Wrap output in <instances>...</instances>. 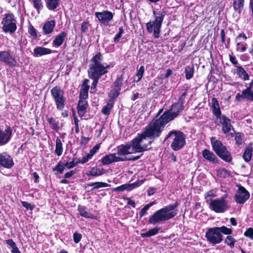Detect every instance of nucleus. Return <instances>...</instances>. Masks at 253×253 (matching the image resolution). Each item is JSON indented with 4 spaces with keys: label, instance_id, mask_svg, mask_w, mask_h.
I'll return each instance as SVG.
<instances>
[{
    "label": "nucleus",
    "instance_id": "f257e3e1",
    "mask_svg": "<svg viewBox=\"0 0 253 253\" xmlns=\"http://www.w3.org/2000/svg\"><path fill=\"white\" fill-rule=\"evenodd\" d=\"M162 132L154 123L151 121L145 127L144 131L140 134H138L136 137L128 143V145L130 146V148H131V151L133 153H141L147 151L151 149V148H148V146L152 144L153 140L149 141L148 144H141L142 140L147 137L158 138L161 135Z\"/></svg>",
    "mask_w": 253,
    "mask_h": 253
},
{
    "label": "nucleus",
    "instance_id": "f03ea898",
    "mask_svg": "<svg viewBox=\"0 0 253 253\" xmlns=\"http://www.w3.org/2000/svg\"><path fill=\"white\" fill-rule=\"evenodd\" d=\"M184 107V105L174 102L171 105L170 108L165 111L158 119H153L152 121L162 132L165 126L176 118Z\"/></svg>",
    "mask_w": 253,
    "mask_h": 253
},
{
    "label": "nucleus",
    "instance_id": "7ed1b4c3",
    "mask_svg": "<svg viewBox=\"0 0 253 253\" xmlns=\"http://www.w3.org/2000/svg\"><path fill=\"white\" fill-rule=\"evenodd\" d=\"M180 205L179 201H176L174 204L168 205L158 211L151 216L149 219L148 224L156 223L167 221L176 215V212L172 211Z\"/></svg>",
    "mask_w": 253,
    "mask_h": 253
},
{
    "label": "nucleus",
    "instance_id": "20e7f679",
    "mask_svg": "<svg viewBox=\"0 0 253 253\" xmlns=\"http://www.w3.org/2000/svg\"><path fill=\"white\" fill-rule=\"evenodd\" d=\"M154 20L150 21L146 24V30L149 33H153V36L155 39L160 37L161 29L163 21L166 15V11L163 9L159 12L157 13L155 10L153 11Z\"/></svg>",
    "mask_w": 253,
    "mask_h": 253
},
{
    "label": "nucleus",
    "instance_id": "39448f33",
    "mask_svg": "<svg viewBox=\"0 0 253 253\" xmlns=\"http://www.w3.org/2000/svg\"><path fill=\"white\" fill-rule=\"evenodd\" d=\"M169 138L172 139L170 147L174 151L181 150L186 145V136L181 131L173 129L169 131L165 137L164 141Z\"/></svg>",
    "mask_w": 253,
    "mask_h": 253
},
{
    "label": "nucleus",
    "instance_id": "423d86ee",
    "mask_svg": "<svg viewBox=\"0 0 253 253\" xmlns=\"http://www.w3.org/2000/svg\"><path fill=\"white\" fill-rule=\"evenodd\" d=\"M211 142L212 150L221 160L227 163L232 162L233 158L230 152L221 141L216 140L215 137H212Z\"/></svg>",
    "mask_w": 253,
    "mask_h": 253
},
{
    "label": "nucleus",
    "instance_id": "0eeeda50",
    "mask_svg": "<svg viewBox=\"0 0 253 253\" xmlns=\"http://www.w3.org/2000/svg\"><path fill=\"white\" fill-rule=\"evenodd\" d=\"M17 21L13 13H7L3 15L1 24L2 31L5 34H14L17 29Z\"/></svg>",
    "mask_w": 253,
    "mask_h": 253
},
{
    "label": "nucleus",
    "instance_id": "6e6552de",
    "mask_svg": "<svg viewBox=\"0 0 253 253\" xmlns=\"http://www.w3.org/2000/svg\"><path fill=\"white\" fill-rule=\"evenodd\" d=\"M102 60L103 55L100 52H98L91 58L89 66L103 76L108 72V69L110 68V64H104L102 63Z\"/></svg>",
    "mask_w": 253,
    "mask_h": 253
},
{
    "label": "nucleus",
    "instance_id": "1a4fd4ad",
    "mask_svg": "<svg viewBox=\"0 0 253 253\" xmlns=\"http://www.w3.org/2000/svg\"><path fill=\"white\" fill-rule=\"evenodd\" d=\"M50 93L54 101L57 110L63 111L66 104V99L64 96L63 90L60 86L56 85L51 89Z\"/></svg>",
    "mask_w": 253,
    "mask_h": 253
},
{
    "label": "nucleus",
    "instance_id": "9d476101",
    "mask_svg": "<svg viewBox=\"0 0 253 253\" xmlns=\"http://www.w3.org/2000/svg\"><path fill=\"white\" fill-rule=\"evenodd\" d=\"M205 237L207 241L213 245L218 244L223 241V236L219 233L216 227L208 228Z\"/></svg>",
    "mask_w": 253,
    "mask_h": 253
},
{
    "label": "nucleus",
    "instance_id": "9b49d317",
    "mask_svg": "<svg viewBox=\"0 0 253 253\" xmlns=\"http://www.w3.org/2000/svg\"><path fill=\"white\" fill-rule=\"evenodd\" d=\"M209 208L216 213H223L228 209V202L224 198L214 199L209 203Z\"/></svg>",
    "mask_w": 253,
    "mask_h": 253
},
{
    "label": "nucleus",
    "instance_id": "f8f14e48",
    "mask_svg": "<svg viewBox=\"0 0 253 253\" xmlns=\"http://www.w3.org/2000/svg\"><path fill=\"white\" fill-rule=\"evenodd\" d=\"M12 132V128L9 125L0 126V146L7 144L10 141Z\"/></svg>",
    "mask_w": 253,
    "mask_h": 253
},
{
    "label": "nucleus",
    "instance_id": "ddd939ff",
    "mask_svg": "<svg viewBox=\"0 0 253 253\" xmlns=\"http://www.w3.org/2000/svg\"><path fill=\"white\" fill-rule=\"evenodd\" d=\"M0 62L11 68L15 67L17 64L15 57L11 54L10 50L0 51Z\"/></svg>",
    "mask_w": 253,
    "mask_h": 253
},
{
    "label": "nucleus",
    "instance_id": "4468645a",
    "mask_svg": "<svg viewBox=\"0 0 253 253\" xmlns=\"http://www.w3.org/2000/svg\"><path fill=\"white\" fill-rule=\"evenodd\" d=\"M250 194L243 186L238 185V189L235 195L236 202L239 204H244L250 198Z\"/></svg>",
    "mask_w": 253,
    "mask_h": 253
},
{
    "label": "nucleus",
    "instance_id": "2eb2a0df",
    "mask_svg": "<svg viewBox=\"0 0 253 253\" xmlns=\"http://www.w3.org/2000/svg\"><path fill=\"white\" fill-rule=\"evenodd\" d=\"M95 15L101 24L107 26L109 22L113 20L114 13L111 11L106 10L102 12H95Z\"/></svg>",
    "mask_w": 253,
    "mask_h": 253
},
{
    "label": "nucleus",
    "instance_id": "dca6fc26",
    "mask_svg": "<svg viewBox=\"0 0 253 253\" xmlns=\"http://www.w3.org/2000/svg\"><path fill=\"white\" fill-rule=\"evenodd\" d=\"M248 38L246 34L242 32L239 34L235 40L236 49L237 51L244 52L247 50V44L245 42Z\"/></svg>",
    "mask_w": 253,
    "mask_h": 253
},
{
    "label": "nucleus",
    "instance_id": "f3484780",
    "mask_svg": "<svg viewBox=\"0 0 253 253\" xmlns=\"http://www.w3.org/2000/svg\"><path fill=\"white\" fill-rule=\"evenodd\" d=\"M14 165L13 158L7 153H0V168H4L7 169L12 168Z\"/></svg>",
    "mask_w": 253,
    "mask_h": 253
},
{
    "label": "nucleus",
    "instance_id": "a211bd4d",
    "mask_svg": "<svg viewBox=\"0 0 253 253\" xmlns=\"http://www.w3.org/2000/svg\"><path fill=\"white\" fill-rule=\"evenodd\" d=\"M127 158L126 156L119 157L116 156V153H112L105 155L101 159V163L103 165L110 164L114 162L126 161Z\"/></svg>",
    "mask_w": 253,
    "mask_h": 253
},
{
    "label": "nucleus",
    "instance_id": "6ab92c4d",
    "mask_svg": "<svg viewBox=\"0 0 253 253\" xmlns=\"http://www.w3.org/2000/svg\"><path fill=\"white\" fill-rule=\"evenodd\" d=\"M88 76L89 79L92 80V82L91 86V92H92V90H93V92H95L97 90V85L98 83L99 79L102 77V76L100 75L97 72L94 71L93 69L90 68L89 66V68L88 69Z\"/></svg>",
    "mask_w": 253,
    "mask_h": 253
},
{
    "label": "nucleus",
    "instance_id": "aec40b11",
    "mask_svg": "<svg viewBox=\"0 0 253 253\" xmlns=\"http://www.w3.org/2000/svg\"><path fill=\"white\" fill-rule=\"evenodd\" d=\"M220 123L222 125V131L225 134L229 133L230 131L232 129L234 131V128L231 124V120L225 115L221 116Z\"/></svg>",
    "mask_w": 253,
    "mask_h": 253
},
{
    "label": "nucleus",
    "instance_id": "412c9836",
    "mask_svg": "<svg viewBox=\"0 0 253 253\" xmlns=\"http://www.w3.org/2000/svg\"><path fill=\"white\" fill-rule=\"evenodd\" d=\"M143 180H137L133 183L124 184L117 187H115L112 190V191L123 192L125 190L130 191L141 185L143 183Z\"/></svg>",
    "mask_w": 253,
    "mask_h": 253
},
{
    "label": "nucleus",
    "instance_id": "4be33fe9",
    "mask_svg": "<svg viewBox=\"0 0 253 253\" xmlns=\"http://www.w3.org/2000/svg\"><path fill=\"white\" fill-rule=\"evenodd\" d=\"M202 154L204 159L213 164L219 163V160L216 155L210 150L205 149L202 151Z\"/></svg>",
    "mask_w": 253,
    "mask_h": 253
},
{
    "label": "nucleus",
    "instance_id": "5701e85b",
    "mask_svg": "<svg viewBox=\"0 0 253 253\" xmlns=\"http://www.w3.org/2000/svg\"><path fill=\"white\" fill-rule=\"evenodd\" d=\"M88 106V104L86 100H79L77 109L78 114L81 118L83 117L85 115Z\"/></svg>",
    "mask_w": 253,
    "mask_h": 253
},
{
    "label": "nucleus",
    "instance_id": "b1692460",
    "mask_svg": "<svg viewBox=\"0 0 253 253\" xmlns=\"http://www.w3.org/2000/svg\"><path fill=\"white\" fill-rule=\"evenodd\" d=\"M211 108L213 115L217 119L221 118V111L219 107L218 101L216 98L213 97L211 99Z\"/></svg>",
    "mask_w": 253,
    "mask_h": 253
},
{
    "label": "nucleus",
    "instance_id": "393cba45",
    "mask_svg": "<svg viewBox=\"0 0 253 253\" xmlns=\"http://www.w3.org/2000/svg\"><path fill=\"white\" fill-rule=\"evenodd\" d=\"M56 22L54 19L46 21L42 27L43 34L46 35L51 34L53 31Z\"/></svg>",
    "mask_w": 253,
    "mask_h": 253
},
{
    "label": "nucleus",
    "instance_id": "a878e982",
    "mask_svg": "<svg viewBox=\"0 0 253 253\" xmlns=\"http://www.w3.org/2000/svg\"><path fill=\"white\" fill-rule=\"evenodd\" d=\"M67 36V33L65 31H62L57 35L52 42V45L55 47L61 46L65 41V38Z\"/></svg>",
    "mask_w": 253,
    "mask_h": 253
},
{
    "label": "nucleus",
    "instance_id": "bb28decb",
    "mask_svg": "<svg viewBox=\"0 0 253 253\" xmlns=\"http://www.w3.org/2000/svg\"><path fill=\"white\" fill-rule=\"evenodd\" d=\"M130 150V146L127 143L125 145L122 144L117 147V153L116 155H118L119 157L122 156H125L129 154L133 153V152L129 151Z\"/></svg>",
    "mask_w": 253,
    "mask_h": 253
},
{
    "label": "nucleus",
    "instance_id": "cd10ccee",
    "mask_svg": "<svg viewBox=\"0 0 253 253\" xmlns=\"http://www.w3.org/2000/svg\"><path fill=\"white\" fill-rule=\"evenodd\" d=\"M51 53V49L42 46H38L34 49V53L35 56H41Z\"/></svg>",
    "mask_w": 253,
    "mask_h": 253
},
{
    "label": "nucleus",
    "instance_id": "c85d7f7f",
    "mask_svg": "<svg viewBox=\"0 0 253 253\" xmlns=\"http://www.w3.org/2000/svg\"><path fill=\"white\" fill-rule=\"evenodd\" d=\"M105 172L103 168L99 169L97 167L92 168L91 170L86 173L87 176H91L93 177L103 175Z\"/></svg>",
    "mask_w": 253,
    "mask_h": 253
},
{
    "label": "nucleus",
    "instance_id": "c756f323",
    "mask_svg": "<svg viewBox=\"0 0 253 253\" xmlns=\"http://www.w3.org/2000/svg\"><path fill=\"white\" fill-rule=\"evenodd\" d=\"M252 144L251 143L250 145ZM253 149L251 146L248 145L247 146L244 150L243 155V158L246 162H249L251 161L253 155Z\"/></svg>",
    "mask_w": 253,
    "mask_h": 253
},
{
    "label": "nucleus",
    "instance_id": "7c9ffc66",
    "mask_svg": "<svg viewBox=\"0 0 253 253\" xmlns=\"http://www.w3.org/2000/svg\"><path fill=\"white\" fill-rule=\"evenodd\" d=\"M47 121L48 122L50 127L55 130L56 132H58L60 129L59 127V122L57 119V118L51 117L47 119Z\"/></svg>",
    "mask_w": 253,
    "mask_h": 253
},
{
    "label": "nucleus",
    "instance_id": "2f4dec72",
    "mask_svg": "<svg viewBox=\"0 0 253 253\" xmlns=\"http://www.w3.org/2000/svg\"><path fill=\"white\" fill-rule=\"evenodd\" d=\"M78 211H79L80 215L84 217L91 219L94 218V215L92 213L86 211V208L84 206L79 205Z\"/></svg>",
    "mask_w": 253,
    "mask_h": 253
},
{
    "label": "nucleus",
    "instance_id": "473e14b6",
    "mask_svg": "<svg viewBox=\"0 0 253 253\" xmlns=\"http://www.w3.org/2000/svg\"><path fill=\"white\" fill-rule=\"evenodd\" d=\"M124 73H123L119 76L116 77L115 81L113 84V89L121 91L124 80Z\"/></svg>",
    "mask_w": 253,
    "mask_h": 253
},
{
    "label": "nucleus",
    "instance_id": "72a5a7b5",
    "mask_svg": "<svg viewBox=\"0 0 253 253\" xmlns=\"http://www.w3.org/2000/svg\"><path fill=\"white\" fill-rule=\"evenodd\" d=\"M244 0H233L234 10L240 13L244 7Z\"/></svg>",
    "mask_w": 253,
    "mask_h": 253
},
{
    "label": "nucleus",
    "instance_id": "f704fd0d",
    "mask_svg": "<svg viewBox=\"0 0 253 253\" xmlns=\"http://www.w3.org/2000/svg\"><path fill=\"white\" fill-rule=\"evenodd\" d=\"M160 230V228L156 226L152 229H149L145 233L140 234V236L142 238H148L156 235Z\"/></svg>",
    "mask_w": 253,
    "mask_h": 253
},
{
    "label": "nucleus",
    "instance_id": "c9c22d12",
    "mask_svg": "<svg viewBox=\"0 0 253 253\" xmlns=\"http://www.w3.org/2000/svg\"><path fill=\"white\" fill-rule=\"evenodd\" d=\"M87 186H93L91 188V191H93L95 189H98L102 187H107L110 186L109 184L106 182H90L87 184Z\"/></svg>",
    "mask_w": 253,
    "mask_h": 253
},
{
    "label": "nucleus",
    "instance_id": "e433bc0d",
    "mask_svg": "<svg viewBox=\"0 0 253 253\" xmlns=\"http://www.w3.org/2000/svg\"><path fill=\"white\" fill-rule=\"evenodd\" d=\"M60 0H46V6L48 9L54 10L59 6Z\"/></svg>",
    "mask_w": 253,
    "mask_h": 253
},
{
    "label": "nucleus",
    "instance_id": "4c0bfd02",
    "mask_svg": "<svg viewBox=\"0 0 253 253\" xmlns=\"http://www.w3.org/2000/svg\"><path fill=\"white\" fill-rule=\"evenodd\" d=\"M236 73L240 76H243V79L244 81L249 80V76L245 69L241 66H236Z\"/></svg>",
    "mask_w": 253,
    "mask_h": 253
},
{
    "label": "nucleus",
    "instance_id": "58836bf2",
    "mask_svg": "<svg viewBox=\"0 0 253 253\" xmlns=\"http://www.w3.org/2000/svg\"><path fill=\"white\" fill-rule=\"evenodd\" d=\"M184 72L185 73V78L187 80H190L192 78L194 72V67L193 65L186 66L185 67Z\"/></svg>",
    "mask_w": 253,
    "mask_h": 253
},
{
    "label": "nucleus",
    "instance_id": "ea45409f",
    "mask_svg": "<svg viewBox=\"0 0 253 253\" xmlns=\"http://www.w3.org/2000/svg\"><path fill=\"white\" fill-rule=\"evenodd\" d=\"M55 142L56 144L55 153L58 156H60L62 155L63 150L62 147V143L59 137L56 138Z\"/></svg>",
    "mask_w": 253,
    "mask_h": 253
},
{
    "label": "nucleus",
    "instance_id": "a19ab883",
    "mask_svg": "<svg viewBox=\"0 0 253 253\" xmlns=\"http://www.w3.org/2000/svg\"><path fill=\"white\" fill-rule=\"evenodd\" d=\"M237 240L231 235L227 236L224 240V243L229 247L230 249H233Z\"/></svg>",
    "mask_w": 253,
    "mask_h": 253
},
{
    "label": "nucleus",
    "instance_id": "79ce46f5",
    "mask_svg": "<svg viewBox=\"0 0 253 253\" xmlns=\"http://www.w3.org/2000/svg\"><path fill=\"white\" fill-rule=\"evenodd\" d=\"M120 94V90L113 88L110 93L109 94V101L114 104L116 99L118 98Z\"/></svg>",
    "mask_w": 253,
    "mask_h": 253
},
{
    "label": "nucleus",
    "instance_id": "37998d69",
    "mask_svg": "<svg viewBox=\"0 0 253 253\" xmlns=\"http://www.w3.org/2000/svg\"><path fill=\"white\" fill-rule=\"evenodd\" d=\"M113 103L108 101L106 105H105L101 110L102 113L107 116L110 114L111 110L113 108Z\"/></svg>",
    "mask_w": 253,
    "mask_h": 253
},
{
    "label": "nucleus",
    "instance_id": "c03bdc74",
    "mask_svg": "<svg viewBox=\"0 0 253 253\" xmlns=\"http://www.w3.org/2000/svg\"><path fill=\"white\" fill-rule=\"evenodd\" d=\"M5 243L9 245L12 248L11 251L12 253H21L18 247L16 246V243L11 239L5 240Z\"/></svg>",
    "mask_w": 253,
    "mask_h": 253
},
{
    "label": "nucleus",
    "instance_id": "a18cd8bd",
    "mask_svg": "<svg viewBox=\"0 0 253 253\" xmlns=\"http://www.w3.org/2000/svg\"><path fill=\"white\" fill-rule=\"evenodd\" d=\"M217 229L219 232L220 234H224L227 236H229L232 234V230L231 228H229L225 226H222L221 227H216Z\"/></svg>",
    "mask_w": 253,
    "mask_h": 253
},
{
    "label": "nucleus",
    "instance_id": "49530a36",
    "mask_svg": "<svg viewBox=\"0 0 253 253\" xmlns=\"http://www.w3.org/2000/svg\"><path fill=\"white\" fill-rule=\"evenodd\" d=\"M65 167L64 163L61 161H59L57 165L52 168L53 171H56L58 174H61L63 173Z\"/></svg>",
    "mask_w": 253,
    "mask_h": 253
},
{
    "label": "nucleus",
    "instance_id": "de8ad7c7",
    "mask_svg": "<svg viewBox=\"0 0 253 253\" xmlns=\"http://www.w3.org/2000/svg\"><path fill=\"white\" fill-rule=\"evenodd\" d=\"M243 136L244 135L241 132H235V140L236 141V144L238 146L241 145L244 143Z\"/></svg>",
    "mask_w": 253,
    "mask_h": 253
},
{
    "label": "nucleus",
    "instance_id": "09e8293b",
    "mask_svg": "<svg viewBox=\"0 0 253 253\" xmlns=\"http://www.w3.org/2000/svg\"><path fill=\"white\" fill-rule=\"evenodd\" d=\"M216 196L215 192L213 189L207 192L205 195V198L207 203H209L211 201H212V198Z\"/></svg>",
    "mask_w": 253,
    "mask_h": 253
},
{
    "label": "nucleus",
    "instance_id": "8fccbe9b",
    "mask_svg": "<svg viewBox=\"0 0 253 253\" xmlns=\"http://www.w3.org/2000/svg\"><path fill=\"white\" fill-rule=\"evenodd\" d=\"M253 86V80L250 83L249 86L246 89L243 90V94L245 95L246 94H248L251 97V101H253V90L252 88Z\"/></svg>",
    "mask_w": 253,
    "mask_h": 253
},
{
    "label": "nucleus",
    "instance_id": "3c124183",
    "mask_svg": "<svg viewBox=\"0 0 253 253\" xmlns=\"http://www.w3.org/2000/svg\"><path fill=\"white\" fill-rule=\"evenodd\" d=\"M144 67L143 66H141L137 71L136 76L137 77V79H134L133 81L134 83H137L141 80L144 73Z\"/></svg>",
    "mask_w": 253,
    "mask_h": 253
},
{
    "label": "nucleus",
    "instance_id": "603ef678",
    "mask_svg": "<svg viewBox=\"0 0 253 253\" xmlns=\"http://www.w3.org/2000/svg\"><path fill=\"white\" fill-rule=\"evenodd\" d=\"M124 33V27L123 26H121L119 28L118 33L115 35L113 39V42L115 43H118L120 41V39L122 36L123 34Z\"/></svg>",
    "mask_w": 253,
    "mask_h": 253
},
{
    "label": "nucleus",
    "instance_id": "864d4df0",
    "mask_svg": "<svg viewBox=\"0 0 253 253\" xmlns=\"http://www.w3.org/2000/svg\"><path fill=\"white\" fill-rule=\"evenodd\" d=\"M29 34L33 37L34 39H37L38 38V34L36 31V30L34 28V27L30 23L28 27V31Z\"/></svg>",
    "mask_w": 253,
    "mask_h": 253
},
{
    "label": "nucleus",
    "instance_id": "5fc2aeb1",
    "mask_svg": "<svg viewBox=\"0 0 253 253\" xmlns=\"http://www.w3.org/2000/svg\"><path fill=\"white\" fill-rule=\"evenodd\" d=\"M33 6L37 10V12L39 13L40 10L43 7L42 2V0H32Z\"/></svg>",
    "mask_w": 253,
    "mask_h": 253
},
{
    "label": "nucleus",
    "instance_id": "6e6d98bb",
    "mask_svg": "<svg viewBox=\"0 0 253 253\" xmlns=\"http://www.w3.org/2000/svg\"><path fill=\"white\" fill-rule=\"evenodd\" d=\"M154 204V202H151L146 205H145L140 211L139 213L140 218L143 217L145 214H146V211L148 209Z\"/></svg>",
    "mask_w": 253,
    "mask_h": 253
},
{
    "label": "nucleus",
    "instance_id": "4d7b16f0",
    "mask_svg": "<svg viewBox=\"0 0 253 253\" xmlns=\"http://www.w3.org/2000/svg\"><path fill=\"white\" fill-rule=\"evenodd\" d=\"M76 159V158H75L71 162L64 163L65 167L67 169H71L76 167L79 164L77 161H75Z\"/></svg>",
    "mask_w": 253,
    "mask_h": 253
},
{
    "label": "nucleus",
    "instance_id": "13d9d810",
    "mask_svg": "<svg viewBox=\"0 0 253 253\" xmlns=\"http://www.w3.org/2000/svg\"><path fill=\"white\" fill-rule=\"evenodd\" d=\"M188 93V90L186 89L184 92L178 97L177 101L176 103H178L180 105H184V101Z\"/></svg>",
    "mask_w": 253,
    "mask_h": 253
},
{
    "label": "nucleus",
    "instance_id": "bf43d9fd",
    "mask_svg": "<svg viewBox=\"0 0 253 253\" xmlns=\"http://www.w3.org/2000/svg\"><path fill=\"white\" fill-rule=\"evenodd\" d=\"M88 92L87 90H83L80 89L79 94V100H86V99L88 98Z\"/></svg>",
    "mask_w": 253,
    "mask_h": 253
},
{
    "label": "nucleus",
    "instance_id": "052dcab7",
    "mask_svg": "<svg viewBox=\"0 0 253 253\" xmlns=\"http://www.w3.org/2000/svg\"><path fill=\"white\" fill-rule=\"evenodd\" d=\"M244 235L246 237L249 238L251 240H253V228L252 227L248 228L244 232Z\"/></svg>",
    "mask_w": 253,
    "mask_h": 253
},
{
    "label": "nucleus",
    "instance_id": "680f3d73",
    "mask_svg": "<svg viewBox=\"0 0 253 253\" xmlns=\"http://www.w3.org/2000/svg\"><path fill=\"white\" fill-rule=\"evenodd\" d=\"M245 98L251 101V97L248 94H246L245 95H244L243 94V91L242 92V94H240L239 93H237L236 95V99L237 101H240L241 98Z\"/></svg>",
    "mask_w": 253,
    "mask_h": 253
},
{
    "label": "nucleus",
    "instance_id": "e2e57ef3",
    "mask_svg": "<svg viewBox=\"0 0 253 253\" xmlns=\"http://www.w3.org/2000/svg\"><path fill=\"white\" fill-rule=\"evenodd\" d=\"M89 25L88 21H84L82 23L81 30L82 33H84L88 30Z\"/></svg>",
    "mask_w": 253,
    "mask_h": 253
},
{
    "label": "nucleus",
    "instance_id": "0e129e2a",
    "mask_svg": "<svg viewBox=\"0 0 253 253\" xmlns=\"http://www.w3.org/2000/svg\"><path fill=\"white\" fill-rule=\"evenodd\" d=\"M88 82H89L88 79H84L82 83L81 89H83V90H89V85H88Z\"/></svg>",
    "mask_w": 253,
    "mask_h": 253
},
{
    "label": "nucleus",
    "instance_id": "69168bd1",
    "mask_svg": "<svg viewBox=\"0 0 253 253\" xmlns=\"http://www.w3.org/2000/svg\"><path fill=\"white\" fill-rule=\"evenodd\" d=\"M82 235L80 233L75 232L73 234V240L75 243H78L81 240Z\"/></svg>",
    "mask_w": 253,
    "mask_h": 253
},
{
    "label": "nucleus",
    "instance_id": "338daca9",
    "mask_svg": "<svg viewBox=\"0 0 253 253\" xmlns=\"http://www.w3.org/2000/svg\"><path fill=\"white\" fill-rule=\"evenodd\" d=\"M22 205L25 208L27 209V210L30 209V210L32 211L35 206L33 205L32 206L30 204L28 203L27 202L25 201H22L21 202Z\"/></svg>",
    "mask_w": 253,
    "mask_h": 253
},
{
    "label": "nucleus",
    "instance_id": "774afa93",
    "mask_svg": "<svg viewBox=\"0 0 253 253\" xmlns=\"http://www.w3.org/2000/svg\"><path fill=\"white\" fill-rule=\"evenodd\" d=\"M124 200H126L127 201V205H130L132 208L135 207V203L134 201L132 200L130 198L126 197H124L123 198Z\"/></svg>",
    "mask_w": 253,
    "mask_h": 253
}]
</instances>
